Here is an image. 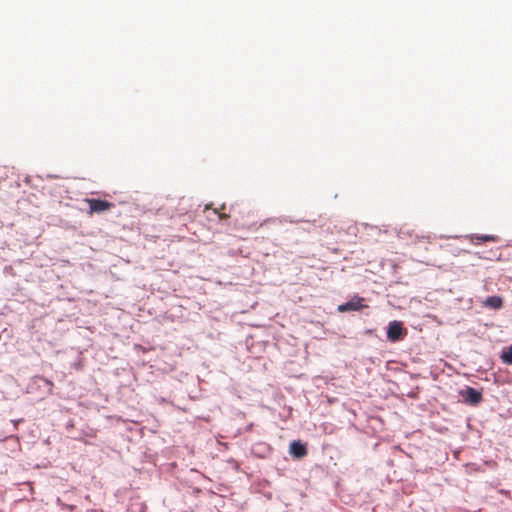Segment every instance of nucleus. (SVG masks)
I'll use <instances>...</instances> for the list:
<instances>
[{"label":"nucleus","mask_w":512,"mask_h":512,"mask_svg":"<svg viewBox=\"0 0 512 512\" xmlns=\"http://www.w3.org/2000/svg\"><path fill=\"white\" fill-rule=\"evenodd\" d=\"M406 336V329L403 328V323L400 321H393L389 323L388 331H386V337L390 342H398Z\"/></svg>","instance_id":"obj_1"},{"label":"nucleus","mask_w":512,"mask_h":512,"mask_svg":"<svg viewBox=\"0 0 512 512\" xmlns=\"http://www.w3.org/2000/svg\"><path fill=\"white\" fill-rule=\"evenodd\" d=\"M85 203H87L88 207H90V214L105 213L113 207L112 203L106 200L95 198H88L85 200Z\"/></svg>","instance_id":"obj_2"},{"label":"nucleus","mask_w":512,"mask_h":512,"mask_svg":"<svg viewBox=\"0 0 512 512\" xmlns=\"http://www.w3.org/2000/svg\"><path fill=\"white\" fill-rule=\"evenodd\" d=\"M460 395L462 399H464V402L475 406L482 402V394L480 391L476 390L475 388L471 386H467L464 390L460 392Z\"/></svg>","instance_id":"obj_3"},{"label":"nucleus","mask_w":512,"mask_h":512,"mask_svg":"<svg viewBox=\"0 0 512 512\" xmlns=\"http://www.w3.org/2000/svg\"><path fill=\"white\" fill-rule=\"evenodd\" d=\"M362 301V298L354 296V298H352L349 302L339 305L337 308L338 312L344 313L350 311H360L364 307H366L365 305L362 304Z\"/></svg>","instance_id":"obj_4"},{"label":"nucleus","mask_w":512,"mask_h":512,"mask_svg":"<svg viewBox=\"0 0 512 512\" xmlns=\"http://www.w3.org/2000/svg\"><path fill=\"white\" fill-rule=\"evenodd\" d=\"M289 452L292 457L302 459L307 455V447L300 440L290 443Z\"/></svg>","instance_id":"obj_5"},{"label":"nucleus","mask_w":512,"mask_h":512,"mask_svg":"<svg viewBox=\"0 0 512 512\" xmlns=\"http://www.w3.org/2000/svg\"><path fill=\"white\" fill-rule=\"evenodd\" d=\"M470 241L473 244H480V243H484V242H496L497 241V237L494 236V235H477V234H474V235L470 236Z\"/></svg>","instance_id":"obj_6"},{"label":"nucleus","mask_w":512,"mask_h":512,"mask_svg":"<svg viewBox=\"0 0 512 512\" xmlns=\"http://www.w3.org/2000/svg\"><path fill=\"white\" fill-rule=\"evenodd\" d=\"M503 305L502 298L499 296H488L485 299V306L493 309H500Z\"/></svg>","instance_id":"obj_7"},{"label":"nucleus","mask_w":512,"mask_h":512,"mask_svg":"<svg viewBox=\"0 0 512 512\" xmlns=\"http://www.w3.org/2000/svg\"><path fill=\"white\" fill-rule=\"evenodd\" d=\"M501 360L505 364L512 365V345L508 349L502 351Z\"/></svg>","instance_id":"obj_8"},{"label":"nucleus","mask_w":512,"mask_h":512,"mask_svg":"<svg viewBox=\"0 0 512 512\" xmlns=\"http://www.w3.org/2000/svg\"><path fill=\"white\" fill-rule=\"evenodd\" d=\"M218 216H220L221 220L227 219L229 217V215L226 213H220V215H218Z\"/></svg>","instance_id":"obj_9"}]
</instances>
